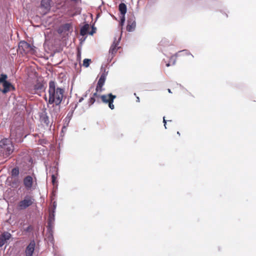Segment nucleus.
Wrapping results in <instances>:
<instances>
[{"mask_svg":"<svg viewBox=\"0 0 256 256\" xmlns=\"http://www.w3.org/2000/svg\"><path fill=\"white\" fill-rule=\"evenodd\" d=\"M8 76L6 74H2L0 76V83H2L4 88L0 90L3 94H6L11 90H14V86L9 82L6 80Z\"/></svg>","mask_w":256,"mask_h":256,"instance_id":"obj_4","label":"nucleus"},{"mask_svg":"<svg viewBox=\"0 0 256 256\" xmlns=\"http://www.w3.org/2000/svg\"><path fill=\"white\" fill-rule=\"evenodd\" d=\"M106 79V76L105 74H102L97 84V86L96 88V92L94 94V96L96 98H98L99 96V94H98V92H101L104 90V89L102 88V86H104L105 83Z\"/></svg>","mask_w":256,"mask_h":256,"instance_id":"obj_7","label":"nucleus"},{"mask_svg":"<svg viewBox=\"0 0 256 256\" xmlns=\"http://www.w3.org/2000/svg\"><path fill=\"white\" fill-rule=\"evenodd\" d=\"M166 66H170V63H168L166 64Z\"/></svg>","mask_w":256,"mask_h":256,"instance_id":"obj_30","label":"nucleus"},{"mask_svg":"<svg viewBox=\"0 0 256 256\" xmlns=\"http://www.w3.org/2000/svg\"><path fill=\"white\" fill-rule=\"evenodd\" d=\"M50 0H42L40 6L44 9V14H46L50 9Z\"/></svg>","mask_w":256,"mask_h":256,"instance_id":"obj_14","label":"nucleus"},{"mask_svg":"<svg viewBox=\"0 0 256 256\" xmlns=\"http://www.w3.org/2000/svg\"><path fill=\"white\" fill-rule=\"evenodd\" d=\"M24 185L25 188L28 190H34L35 186L34 185V182L32 176H27L23 180Z\"/></svg>","mask_w":256,"mask_h":256,"instance_id":"obj_8","label":"nucleus"},{"mask_svg":"<svg viewBox=\"0 0 256 256\" xmlns=\"http://www.w3.org/2000/svg\"><path fill=\"white\" fill-rule=\"evenodd\" d=\"M54 210L52 212H50L49 214L48 218V228L51 230L54 225Z\"/></svg>","mask_w":256,"mask_h":256,"instance_id":"obj_15","label":"nucleus"},{"mask_svg":"<svg viewBox=\"0 0 256 256\" xmlns=\"http://www.w3.org/2000/svg\"><path fill=\"white\" fill-rule=\"evenodd\" d=\"M41 120L42 122L46 124L47 126L49 124L48 117L46 115H44L41 117Z\"/></svg>","mask_w":256,"mask_h":256,"instance_id":"obj_22","label":"nucleus"},{"mask_svg":"<svg viewBox=\"0 0 256 256\" xmlns=\"http://www.w3.org/2000/svg\"><path fill=\"white\" fill-rule=\"evenodd\" d=\"M137 100H138V101H139V98L138 97L137 98Z\"/></svg>","mask_w":256,"mask_h":256,"instance_id":"obj_34","label":"nucleus"},{"mask_svg":"<svg viewBox=\"0 0 256 256\" xmlns=\"http://www.w3.org/2000/svg\"><path fill=\"white\" fill-rule=\"evenodd\" d=\"M36 246V242L34 240H32L26 246L25 250L26 256H32Z\"/></svg>","mask_w":256,"mask_h":256,"instance_id":"obj_10","label":"nucleus"},{"mask_svg":"<svg viewBox=\"0 0 256 256\" xmlns=\"http://www.w3.org/2000/svg\"><path fill=\"white\" fill-rule=\"evenodd\" d=\"M119 10L122 15L120 18V24L123 25L125 21V14L126 12V6L124 3H120L118 6Z\"/></svg>","mask_w":256,"mask_h":256,"instance_id":"obj_11","label":"nucleus"},{"mask_svg":"<svg viewBox=\"0 0 256 256\" xmlns=\"http://www.w3.org/2000/svg\"><path fill=\"white\" fill-rule=\"evenodd\" d=\"M163 122L164 123V126H165V128H166V120H165L164 117V118H163Z\"/></svg>","mask_w":256,"mask_h":256,"instance_id":"obj_27","label":"nucleus"},{"mask_svg":"<svg viewBox=\"0 0 256 256\" xmlns=\"http://www.w3.org/2000/svg\"><path fill=\"white\" fill-rule=\"evenodd\" d=\"M136 26V22L135 18L132 16L129 18L128 20V24L126 26V30L128 32H132L134 30Z\"/></svg>","mask_w":256,"mask_h":256,"instance_id":"obj_12","label":"nucleus"},{"mask_svg":"<svg viewBox=\"0 0 256 256\" xmlns=\"http://www.w3.org/2000/svg\"><path fill=\"white\" fill-rule=\"evenodd\" d=\"M90 62H91L90 59H88V58L84 59V60L83 61V66L86 68H88L90 66Z\"/></svg>","mask_w":256,"mask_h":256,"instance_id":"obj_23","label":"nucleus"},{"mask_svg":"<svg viewBox=\"0 0 256 256\" xmlns=\"http://www.w3.org/2000/svg\"><path fill=\"white\" fill-rule=\"evenodd\" d=\"M64 90L58 87L56 83L53 80H50L48 83V104H53L56 106H58L56 110L54 112V114L57 115L60 110V104L62 100Z\"/></svg>","mask_w":256,"mask_h":256,"instance_id":"obj_1","label":"nucleus"},{"mask_svg":"<svg viewBox=\"0 0 256 256\" xmlns=\"http://www.w3.org/2000/svg\"><path fill=\"white\" fill-rule=\"evenodd\" d=\"M184 56H190L192 58L194 57V56L188 50H184L179 51L175 54L172 56L170 59V62H172V64H174L176 62V58Z\"/></svg>","mask_w":256,"mask_h":256,"instance_id":"obj_9","label":"nucleus"},{"mask_svg":"<svg viewBox=\"0 0 256 256\" xmlns=\"http://www.w3.org/2000/svg\"><path fill=\"white\" fill-rule=\"evenodd\" d=\"M44 86L42 83L40 82H37L36 84L34 86V90H35V92H36L38 91H40L43 89Z\"/></svg>","mask_w":256,"mask_h":256,"instance_id":"obj_19","label":"nucleus"},{"mask_svg":"<svg viewBox=\"0 0 256 256\" xmlns=\"http://www.w3.org/2000/svg\"><path fill=\"white\" fill-rule=\"evenodd\" d=\"M98 98H96L94 96V97L90 98L88 102L89 106H92L96 100L98 102Z\"/></svg>","mask_w":256,"mask_h":256,"instance_id":"obj_21","label":"nucleus"},{"mask_svg":"<svg viewBox=\"0 0 256 256\" xmlns=\"http://www.w3.org/2000/svg\"><path fill=\"white\" fill-rule=\"evenodd\" d=\"M177 134H178L179 136H180V132H177Z\"/></svg>","mask_w":256,"mask_h":256,"instance_id":"obj_32","label":"nucleus"},{"mask_svg":"<svg viewBox=\"0 0 256 256\" xmlns=\"http://www.w3.org/2000/svg\"><path fill=\"white\" fill-rule=\"evenodd\" d=\"M54 209L56 208V206L54 204Z\"/></svg>","mask_w":256,"mask_h":256,"instance_id":"obj_35","label":"nucleus"},{"mask_svg":"<svg viewBox=\"0 0 256 256\" xmlns=\"http://www.w3.org/2000/svg\"><path fill=\"white\" fill-rule=\"evenodd\" d=\"M12 132H11V134H10V136H12Z\"/></svg>","mask_w":256,"mask_h":256,"instance_id":"obj_36","label":"nucleus"},{"mask_svg":"<svg viewBox=\"0 0 256 256\" xmlns=\"http://www.w3.org/2000/svg\"><path fill=\"white\" fill-rule=\"evenodd\" d=\"M56 177L54 174H52V183L54 185L55 184L56 182Z\"/></svg>","mask_w":256,"mask_h":256,"instance_id":"obj_24","label":"nucleus"},{"mask_svg":"<svg viewBox=\"0 0 256 256\" xmlns=\"http://www.w3.org/2000/svg\"><path fill=\"white\" fill-rule=\"evenodd\" d=\"M33 228L32 226H29L26 229H24V231L26 232H30L32 230Z\"/></svg>","mask_w":256,"mask_h":256,"instance_id":"obj_25","label":"nucleus"},{"mask_svg":"<svg viewBox=\"0 0 256 256\" xmlns=\"http://www.w3.org/2000/svg\"><path fill=\"white\" fill-rule=\"evenodd\" d=\"M32 48L30 44L25 41H21L18 44V50L22 54L30 52Z\"/></svg>","mask_w":256,"mask_h":256,"instance_id":"obj_6","label":"nucleus"},{"mask_svg":"<svg viewBox=\"0 0 256 256\" xmlns=\"http://www.w3.org/2000/svg\"><path fill=\"white\" fill-rule=\"evenodd\" d=\"M35 199L32 196L26 195L22 200H21L18 204V208L20 210H25L32 206L34 202Z\"/></svg>","mask_w":256,"mask_h":256,"instance_id":"obj_3","label":"nucleus"},{"mask_svg":"<svg viewBox=\"0 0 256 256\" xmlns=\"http://www.w3.org/2000/svg\"><path fill=\"white\" fill-rule=\"evenodd\" d=\"M118 42H116L115 41L112 44L109 50V54H112V58L116 53L118 49L120 48L118 46Z\"/></svg>","mask_w":256,"mask_h":256,"instance_id":"obj_17","label":"nucleus"},{"mask_svg":"<svg viewBox=\"0 0 256 256\" xmlns=\"http://www.w3.org/2000/svg\"><path fill=\"white\" fill-rule=\"evenodd\" d=\"M97 98H100L102 102L104 104H108L109 108L111 110L114 108V106L113 104L114 100L116 98V96L113 95L112 94H107L99 95Z\"/></svg>","mask_w":256,"mask_h":256,"instance_id":"obj_5","label":"nucleus"},{"mask_svg":"<svg viewBox=\"0 0 256 256\" xmlns=\"http://www.w3.org/2000/svg\"><path fill=\"white\" fill-rule=\"evenodd\" d=\"M14 150V146L12 142L8 138L0 140V156L4 158L9 156Z\"/></svg>","mask_w":256,"mask_h":256,"instance_id":"obj_2","label":"nucleus"},{"mask_svg":"<svg viewBox=\"0 0 256 256\" xmlns=\"http://www.w3.org/2000/svg\"><path fill=\"white\" fill-rule=\"evenodd\" d=\"M168 92H169V93H172V92H171V90H170V89H169V88H168Z\"/></svg>","mask_w":256,"mask_h":256,"instance_id":"obj_29","label":"nucleus"},{"mask_svg":"<svg viewBox=\"0 0 256 256\" xmlns=\"http://www.w3.org/2000/svg\"><path fill=\"white\" fill-rule=\"evenodd\" d=\"M72 1H73V2H76L78 1V0H71Z\"/></svg>","mask_w":256,"mask_h":256,"instance_id":"obj_31","label":"nucleus"},{"mask_svg":"<svg viewBox=\"0 0 256 256\" xmlns=\"http://www.w3.org/2000/svg\"><path fill=\"white\" fill-rule=\"evenodd\" d=\"M11 234L8 232H4L0 236V247L2 246L7 240L11 238Z\"/></svg>","mask_w":256,"mask_h":256,"instance_id":"obj_13","label":"nucleus"},{"mask_svg":"<svg viewBox=\"0 0 256 256\" xmlns=\"http://www.w3.org/2000/svg\"><path fill=\"white\" fill-rule=\"evenodd\" d=\"M96 32V28L94 26L92 27V30L89 32V34L90 35H92Z\"/></svg>","mask_w":256,"mask_h":256,"instance_id":"obj_26","label":"nucleus"},{"mask_svg":"<svg viewBox=\"0 0 256 256\" xmlns=\"http://www.w3.org/2000/svg\"><path fill=\"white\" fill-rule=\"evenodd\" d=\"M72 29V24L71 23L65 24L60 27L58 30L59 34H62L70 31Z\"/></svg>","mask_w":256,"mask_h":256,"instance_id":"obj_16","label":"nucleus"},{"mask_svg":"<svg viewBox=\"0 0 256 256\" xmlns=\"http://www.w3.org/2000/svg\"><path fill=\"white\" fill-rule=\"evenodd\" d=\"M84 100V98L82 97L79 100V102H81Z\"/></svg>","mask_w":256,"mask_h":256,"instance_id":"obj_28","label":"nucleus"},{"mask_svg":"<svg viewBox=\"0 0 256 256\" xmlns=\"http://www.w3.org/2000/svg\"><path fill=\"white\" fill-rule=\"evenodd\" d=\"M75 16V14H72L71 16Z\"/></svg>","mask_w":256,"mask_h":256,"instance_id":"obj_33","label":"nucleus"},{"mask_svg":"<svg viewBox=\"0 0 256 256\" xmlns=\"http://www.w3.org/2000/svg\"><path fill=\"white\" fill-rule=\"evenodd\" d=\"M12 176H18L19 174V170L18 168H14L12 170Z\"/></svg>","mask_w":256,"mask_h":256,"instance_id":"obj_20","label":"nucleus"},{"mask_svg":"<svg viewBox=\"0 0 256 256\" xmlns=\"http://www.w3.org/2000/svg\"><path fill=\"white\" fill-rule=\"evenodd\" d=\"M89 24H85L81 28L80 30V35L84 36L88 34L89 29Z\"/></svg>","mask_w":256,"mask_h":256,"instance_id":"obj_18","label":"nucleus"}]
</instances>
